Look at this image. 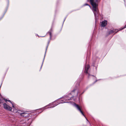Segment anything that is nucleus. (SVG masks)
Returning a JSON list of instances; mask_svg holds the SVG:
<instances>
[{
    "mask_svg": "<svg viewBox=\"0 0 126 126\" xmlns=\"http://www.w3.org/2000/svg\"><path fill=\"white\" fill-rule=\"evenodd\" d=\"M97 1L98 0H90V3L93 7V12L94 16H95L97 15L98 13Z\"/></svg>",
    "mask_w": 126,
    "mask_h": 126,
    "instance_id": "f257e3e1",
    "label": "nucleus"
},
{
    "mask_svg": "<svg viewBox=\"0 0 126 126\" xmlns=\"http://www.w3.org/2000/svg\"><path fill=\"white\" fill-rule=\"evenodd\" d=\"M125 28H126V25H125L123 28L120 29L119 30L118 29H113L112 30H111L109 32H108V34H110L112 33L115 32V33H116L120 30H121Z\"/></svg>",
    "mask_w": 126,
    "mask_h": 126,
    "instance_id": "f03ea898",
    "label": "nucleus"
},
{
    "mask_svg": "<svg viewBox=\"0 0 126 126\" xmlns=\"http://www.w3.org/2000/svg\"><path fill=\"white\" fill-rule=\"evenodd\" d=\"M22 111L20 110H16L14 111V113H18L20 114V115L23 116V117H26L28 116V114L26 113H21Z\"/></svg>",
    "mask_w": 126,
    "mask_h": 126,
    "instance_id": "7ed1b4c3",
    "label": "nucleus"
},
{
    "mask_svg": "<svg viewBox=\"0 0 126 126\" xmlns=\"http://www.w3.org/2000/svg\"><path fill=\"white\" fill-rule=\"evenodd\" d=\"M3 106L4 108L5 109L9 111H11L12 108L6 103L3 104Z\"/></svg>",
    "mask_w": 126,
    "mask_h": 126,
    "instance_id": "20e7f679",
    "label": "nucleus"
},
{
    "mask_svg": "<svg viewBox=\"0 0 126 126\" xmlns=\"http://www.w3.org/2000/svg\"><path fill=\"white\" fill-rule=\"evenodd\" d=\"M76 90L75 89L74 90H73L72 91L71 94H69V96H67V98H68L67 99L68 100L71 99V98L73 97H74V95L75 94V92Z\"/></svg>",
    "mask_w": 126,
    "mask_h": 126,
    "instance_id": "39448f33",
    "label": "nucleus"
},
{
    "mask_svg": "<svg viewBox=\"0 0 126 126\" xmlns=\"http://www.w3.org/2000/svg\"><path fill=\"white\" fill-rule=\"evenodd\" d=\"M74 105L77 109L80 112L82 115L85 117V115L83 114V113L81 110L80 107L78 105L75 103L74 104Z\"/></svg>",
    "mask_w": 126,
    "mask_h": 126,
    "instance_id": "423d86ee",
    "label": "nucleus"
},
{
    "mask_svg": "<svg viewBox=\"0 0 126 126\" xmlns=\"http://www.w3.org/2000/svg\"><path fill=\"white\" fill-rule=\"evenodd\" d=\"M89 67V65H88L87 66H86L84 71V72L86 73V75H87L88 76H90V74L88 72V71Z\"/></svg>",
    "mask_w": 126,
    "mask_h": 126,
    "instance_id": "0eeeda50",
    "label": "nucleus"
},
{
    "mask_svg": "<svg viewBox=\"0 0 126 126\" xmlns=\"http://www.w3.org/2000/svg\"><path fill=\"white\" fill-rule=\"evenodd\" d=\"M107 20H104L101 23V26L103 27H105L107 24Z\"/></svg>",
    "mask_w": 126,
    "mask_h": 126,
    "instance_id": "6e6552de",
    "label": "nucleus"
},
{
    "mask_svg": "<svg viewBox=\"0 0 126 126\" xmlns=\"http://www.w3.org/2000/svg\"><path fill=\"white\" fill-rule=\"evenodd\" d=\"M6 101H9V102H11L12 104V107H13L14 108V111H13V112H14V110H16V107L15 106V105H14V104H12L11 102L10 101V100H5Z\"/></svg>",
    "mask_w": 126,
    "mask_h": 126,
    "instance_id": "1a4fd4ad",
    "label": "nucleus"
},
{
    "mask_svg": "<svg viewBox=\"0 0 126 126\" xmlns=\"http://www.w3.org/2000/svg\"><path fill=\"white\" fill-rule=\"evenodd\" d=\"M49 34L50 35V37L51 38V32H49Z\"/></svg>",
    "mask_w": 126,
    "mask_h": 126,
    "instance_id": "9d476101",
    "label": "nucleus"
},
{
    "mask_svg": "<svg viewBox=\"0 0 126 126\" xmlns=\"http://www.w3.org/2000/svg\"><path fill=\"white\" fill-rule=\"evenodd\" d=\"M84 5V6H85V5H88V6H89L90 7V6L88 4H85Z\"/></svg>",
    "mask_w": 126,
    "mask_h": 126,
    "instance_id": "9b49d317",
    "label": "nucleus"
}]
</instances>
